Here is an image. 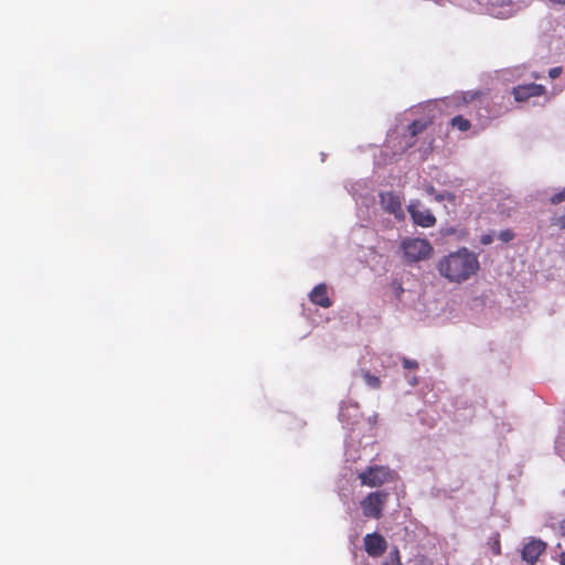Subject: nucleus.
<instances>
[{"mask_svg": "<svg viewBox=\"0 0 565 565\" xmlns=\"http://www.w3.org/2000/svg\"><path fill=\"white\" fill-rule=\"evenodd\" d=\"M479 260L475 253L466 247L445 256L438 263V271L452 282H462L479 270Z\"/></svg>", "mask_w": 565, "mask_h": 565, "instance_id": "obj_1", "label": "nucleus"}, {"mask_svg": "<svg viewBox=\"0 0 565 565\" xmlns=\"http://www.w3.org/2000/svg\"><path fill=\"white\" fill-rule=\"evenodd\" d=\"M404 257L408 262H419L426 259L433 253V246L424 238H405L402 242Z\"/></svg>", "mask_w": 565, "mask_h": 565, "instance_id": "obj_2", "label": "nucleus"}, {"mask_svg": "<svg viewBox=\"0 0 565 565\" xmlns=\"http://www.w3.org/2000/svg\"><path fill=\"white\" fill-rule=\"evenodd\" d=\"M388 493L375 491L369 493L361 502V509L365 518L379 520L383 515V509L387 501Z\"/></svg>", "mask_w": 565, "mask_h": 565, "instance_id": "obj_3", "label": "nucleus"}, {"mask_svg": "<svg viewBox=\"0 0 565 565\" xmlns=\"http://www.w3.org/2000/svg\"><path fill=\"white\" fill-rule=\"evenodd\" d=\"M392 478V472L390 468L384 466H372L367 467L361 473H359V479L362 484L367 487H381L386 481Z\"/></svg>", "mask_w": 565, "mask_h": 565, "instance_id": "obj_4", "label": "nucleus"}, {"mask_svg": "<svg viewBox=\"0 0 565 565\" xmlns=\"http://www.w3.org/2000/svg\"><path fill=\"white\" fill-rule=\"evenodd\" d=\"M380 204L386 213L394 215L396 220L405 218L403 199L399 194L392 191L383 192L380 194Z\"/></svg>", "mask_w": 565, "mask_h": 565, "instance_id": "obj_5", "label": "nucleus"}, {"mask_svg": "<svg viewBox=\"0 0 565 565\" xmlns=\"http://www.w3.org/2000/svg\"><path fill=\"white\" fill-rule=\"evenodd\" d=\"M413 222L422 227H431L436 224V217L430 210L423 207L419 201H412L407 206Z\"/></svg>", "mask_w": 565, "mask_h": 565, "instance_id": "obj_6", "label": "nucleus"}, {"mask_svg": "<svg viewBox=\"0 0 565 565\" xmlns=\"http://www.w3.org/2000/svg\"><path fill=\"white\" fill-rule=\"evenodd\" d=\"M363 543L365 552L373 558L382 556L387 548L386 540L377 532L366 534Z\"/></svg>", "mask_w": 565, "mask_h": 565, "instance_id": "obj_7", "label": "nucleus"}, {"mask_svg": "<svg viewBox=\"0 0 565 565\" xmlns=\"http://www.w3.org/2000/svg\"><path fill=\"white\" fill-rule=\"evenodd\" d=\"M546 546L547 544L544 541L532 537L522 548V559L530 565H534L539 557L545 552Z\"/></svg>", "mask_w": 565, "mask_h": 565, "instance_id": "obj_8", "label": "nucleus"}, {"mask_svg": "<svg viewBox=\"0 0 565 565\" xmlns=\"http://www.w3.org/2000/svg\"><path fill=\"white\" fill-rule=\"evenodd\" d=\"M545 87L541 84L529 83L518 85L512 89V95L516 102H525L531 97H539L544 95Z\"/></svg>", "mask_w": 565, "mask_h": 565, "instance_id": "obj_9", "label": "nucleus"}, {"mask_svg": "<svg viewBox=\"0 0 565 565\" xmlns=\"http://www.w3.org/2000/svg\"><path fill=\"white\" fill-rule=\"evenodd\" d=\"M309 299L312 303L322 308H330L332 301L328 296V288L326 284L317 285L309 294Z\"/></svg>", "mask_w": 565, "mask_h": 565, "instance_id": "obj_10", "label": "nucleus"}, {"mask_svg": "<svg viewBox=\"0 0 565 565\" xmlns=\"http://www.w3.org/2000/svg\"><path fill=\"white\" fill-rule=\"evenodd\" d=\"M451 126L462 132L467 131L470 129L471 127V124L468 119H466L463 116L461 115H457L455 116L451 121H450Z\"/></svg>", "mask_w": 565, "mask_h": 565, "instance_id": "obj_11", "label": "nucleus"}, {"mask_svg": "<svg viewBox=\"0 0 565 565\" xmlns=\"http://www.w3.org/2000/svg\"><path fill=\"white\" fill-rule=\"evenodd\" d=\"M381 565H402L401 554L396 546L391 550L386 559Z\"/></svg>", "mask_w": 565, "mask_h": 565, "instance_id": "obj_12", "label": "nucleus"}, {"mask_svg": "<svg viewBox=\"0 0 565 565\" xmlns=\"http://www.w3.org/2000/svg\"><path fill=\"white\" fill-rule=\"evenodd\" d=\"M428 126V122L426 120H414L408 126V131L412 137L417 136L418 134L423 132Z\"/></svg>", "mask_w": 565, "mask_h": 565, "instance_id": "obj_13", "label": "nucleus"}, {"mask_svg": "<svg viewBox=\"0 0 565 565\" xmlns=\"http://www.w3.org/2000/svg\"><path fill=\"white\" fill-rule=\"evenodd\" d=\"M363 375V379L365 381V383L371 387V388H380L381 386V380L379 376H375V375H372L370 372L365 371L362 373Z\"/></svg>", "mask_w": 565, "mask_h": 565, "instance_id": "obj_14", "label": "nucleus"}, {"mask_svg": "<svg viewBox=\"0 0 565 565\" xmlns=\"http://www.w3.org/2000/svg\"><path fill=\"white\" fill-rule=\"evenodd\" d=\"M489 545L494 555L501 554V542L499 533H495L493 537L490 539Z\"/></svg>", "mask_w": 565, "mask_h": 565, "instance_id": "obj_15", "label": "nucleus"}, {"mask_svg": "<svg viewBox=\"0 0 565 565\" xmlns=\"http://www.w3.org/2000/svg\"><path fill=\"white\" fill-rule=\"evenodd\" d=\"M434 198L437 202H443L444 200L452 201L455 199V195L449 192H443V193L436 192Z\"/></svg>", "mask_w": 565, "mask_h": 565, "instance_id": "obj_16", "label": "nucleus"}, {"mask_svg": "<svg viewBox=\"0 0 565 565\" xmlns=\"http://www.w3.org/2000/svg\"><path fill=\"white\" fill-rule=\"evenodd\" d=\"M563 201H565V188H564L561 192H558V193L554 194V195L551 198V202H552L553 204H558V203H561V202H563Z\"/></svg>", "mask_w": 565, "mask_h": 565, "instance_id": "obj_17", "label": "nucleus"}, {"mask_svg": "<svg viewBox=\"0 0 565 565\" xmlns=\"http://www.w3.org/2000/svg\"><path fill=\"white\" fill-rule=\"evenodd\" d=\"M500 239H502L503 242H510L511 239H513L514 237V234L512 231L510 230H505V231H502L499 235Z\"/></svg>", "mask_w": 565, "mask_h": 565, "instance_id": "obj_18", "label": "nucleus"}, {"mask_svg": "<svg viewBox=\"0 0 565 565\" xmlns=\"http://www.w3.org/2000/svg\"><path fill=\"white\" fill-rule=\"evenodd\" d=\"M562 74V67H553L548 71V75L551 78H557Z\"/></svg>", "mask_w": 565, "mask_h": 565, "instance_id": "obj_19", "label": "nucleus"}, {"mask_svg": "<svg viewBox=\"0 0 565 565\" xmlns=\"http://www.w3.org/2000/svg\"><path fill=\"white\" fill-rule=\"evenodd\" d=\"M403 364H404V367H406V369H416L418 366V363L416 361H411L407 359L404 360Z\"/></svg>", "mask_w": 565, "mask_h": 565, "instance_id": "obj_20", "label": "nucleus"}, {"mask_svg": "<svg viewBox=\"0 0 565 565\" xmlns=\"http://www.w3.org/2000/svg\"><path fill=\"white\" fill-rule=\"evenodd\" d=\"M425 192L428 194V195H435V193L437 192L435 186L431 185V184H428L425 186Z\"/></svg>", "mask_w": 565, "mask_h": 565, "instance_id": "obj_21", "label": "nucleus"}, {"mask_svg": "<svg viewBox=\"0 0 565 565\" xmlns=\"http://www.w3.org/2000/svg\"><path fill=\"white\" fill-rule=\"evenodd\" d=\"M468 95H469V100H473L476 98H480L482 96V93H480V92L468 93Z\"/></svg>", "mask_w": 565, "mask_h": 565, "instance_id": "obj_22", "label": "nucleus"}, {"mask_svg": "<svg viewBox=\"0 0 565 565\" xmlns=\"http://www.w3.org/2000/svg\"><path fill=\"white\" fill-rule=\"evenodd\" d=\"M558 530L562 536H565V520L559 522Z\"/></svg>", "mask_w": 565, "mask_h": 565, "instance_id": "obj_23", "label": "nucleus"}, {"mask_svg": "<svg viewBox=\"0 0 565 565\" xmlns=\"http://www.w3.org/2000/svg\"><path fill=\"white\" fill-rule=\"evenodd\" d=\"M491 242H492V238L489 235H484L481 238V243L484 245L490 244Z\"/></svg>", "mask_w": 565, "mask_h": 565, "instance_id": "obj_24", "label": "nucleus"}, {"mask_svg": "<svg viewBox=\"0 0 565 565\" xmlns=\"http://www.w3.org/2000/svg\"><path fill=\"white\" fill-rule=\"evenodd\" d=\"M559 564H561V565H565V552H562V553L559 554Z\"/></svg>", "mask_w": 565, "mask_h": 565, "instance_id": "obj_25", "label": "nucleus"}]
</instances>
